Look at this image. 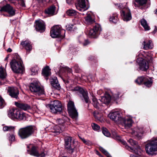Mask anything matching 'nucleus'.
Listing matches in <instances>:
<instances>
[{
	"label": "nucleus",
	"instance_id": "nucleus-60",
	"mask_svg": "<svg viewBox=\"0 0 157 157\" xmlns=\"http://www.w3.org/2000/svg\"><path fill=\"white\" fill-rule=\"evenodd\" d=\"M68 28H69L68 30H71V31L73 30L74 28H73V27H71L70 28H69V27H68Z\"/></svg>",
	"mask_w": 157,
	"mask_h": 157
},
{
	"label": "nucleus",
	"instance_id": "nucleus-12",
	"mask_svg": "<svg viewBox=\"0 0 157 157\" xmlns=\"http://www.w3.org/2000/svg\"><path fill=\"white\" fill-rule=\"evenodd\" d=\"M0 11L7 12L9 14L8 16L9 17L12 16L15 14V10L9 4H7L2 7Z\"/></svg>",
	"mask_w": 157,
	"mask_h": 157
},
{
	"label": "nucleus",
	"instance_id": "nucleus-36",
	"mask_svg": "<svg viewBox=\"0 0 157 157\" xmlns=\"http://www.w3.org/2000/svg\"><path fill=\"white\" fill-rule=\"evenodd\" d=\"M141 25L146 30H149L150 28L148 26L146 21L144 19H142L140 21Z\"/></svg>",
	"mask_w": 157,
	"mask_h": 157
},
{
	"label": "nucleus",
	"instance_id": "nucleus-50",
	"mask_svg": "<svg viewBox=\"0 0 157 157\" xmlns=\"http://www.w3.org/2000/svg\"><path fill=\"white\" fill-rule=\"evenodd\" d=\"M100 151L102 152L103 153H104L105 155L107 156H108L109 154L108 153V152L106 151L102 147H101L100 148Z\"/></svg>",
	"mask_w": 157,
	"mask_h": 157
},
{
	"label": "nucleus",
	"instance_id": "nucleus-41",
	"mask_svg": "<svg viewBox=\"0 0 157 157\" xmlns=\"http://www.w3.org/2000/svg\"><path fill=\"white\" fill-rule=\"evenodd\" d=\"M102 131L103 134L105 136L109 137L110 136V133L106 128H103Z\"/></svg>",
	"mask_w": 157,
	"mask_h": 157
},
{
	"label": "nucleus",
	"instance_id": "nucleus-54",
	"mask_svg": "<svg viewBox=\"0 0 157 157\" xmlns=\"http://www.w3.org/2000/svg\"><path fill=\"white\" fill-rule=\"evenodd\" d=\"M116 5H117V7L119 9H122V5L121 4H116Z\"/></svg>",
	"mask_w": 157,
	"mask_h": 157
},
{
	"label": "nucleus",
	"instance_id": "nucleus-17",
	"mask_svg": "<svg viewBox=\"0 0 157 157\" xmlns=\"http://www.w3.org/2000/svg\"><path fill=\"white\" fill-rule=\"evenodd\" d=\"M85 0H79L76 5L77 9L80 11L83 12L87 10L88 7L86 6Z\"/></svg>",
	"mask_w": 157,
	"mask_h": 157
},
{
	"label": "nucleus",
	"instance_id": "nucleus-51",
	"mask_svg": "<svg viewBox=\"0 0 157 157\" xmlns=\"http://www.w3.org/2000/svg\"><path fill=\"white\" fill-rule=\"evenodd\" d=\"M74 68L75 70V71L77 73L80 70V69L79 67L78 66L77 64L75 65L74 66Z\"/></svg>",
	"mask_w": 157,
	"mask_h": 157
},
{
	"label": "nucleus",
	"instance_id": "nucleus-46",
	"mask_svg": "<svg viewBox=\"0 0 157 157\" xmlns=\"http://www.w3.org/2000/svg\"><path fill=\"white\" fill-rule=\"evenodd\" d=\"M57 122L59 123L58 125H59L60 126H64V123H65V121L62 119H59L57 120Z\"/></svg>",
	"mask_w": 157,
	"mask_h": 157
},
{
	"label": "nucleus",
	"instance_id": "nucleus-28",
	"mask_svg": "<svg viewBox=\"0 0 157 157\" xmlns=\"http://www.w3.org/2000/svg\"><path fill=\"white\" fill-rule=\"evenodd\" d=\"M56 7L54 6H50L45 10V13L50 16H52L55 14Z\"/></svg>",
	"mask_w": 157,
	"mask_h": 157
},
{
	"label": "nucleus",
	"instance_id": "nucleus-18",
	"mask_svg": "<svg viewBox=\"0 0 157 157\" xmlns=\"http://www.w3.org/2000/svg\"><path fill=\"white\" fill-rule=\"evenodd\" d=\"M35 28L37 31H40V33L44 32L45 28V23L42 21H36Z\"/></svg>",
	"mask_w": 157,
	"mask_h": 157
},
{
	"label": "nucleus",
	"instance_id": "nucleus-3",
	"mask_svg": "<svg viewBox=\"0 0 157 157\" xmlns=\"http://www.w3.org/2000/svg\"><path fill=\"white\" fill-rule=\"evenodd\" d=\"M13 71L15 73H22L23 71L22 61L21 59L13 60L10 63Z\"/></svg>",
	"mask_w": 157,
	"mask_h": 157
},
{
	"label": "nucleus",
	"instance_id": "nucleus-61",
	"mask_svg": "<svg viewBox=\"0 0 157 157\" xmlns=\"http://www.w3.org/2000/svg\"><path fill=\"white\" fill-rule=\"evenodd\" d=\"M82 79L84 80H86L85 78H86V77H85V76H83L82 77Z\"/></svg>",
	"mask_w": 157,
	"mask_h": 157
},
{
	"label": "nucleus",
	"instance_id": "nucleus-21",
	"mask_svg": "<svg viewBox=\"0 0 157 157\" xmlns=\"http://www.w3.org/2000/svg\"><path fill=\"white\" fill-rule=\"evenodd\" d=\"M15 104L18 108L25 110L30 109H31V106L26 103L16 102H15Z\"/></svg>",
	"mask_w": 157,
	"mask_h": 157
},
{
	"label": "nucleus",
	"instance_id": "nucleus-11",
	"mask_svg": "<svg viewBox=\"0 0 157 157\" xmlns=\"http://www.w3.org/2000/svg\"><path fill=\"white\" fill-rule=\"evenodd\" d=\"M109 116L111 119L118 124L123 117L121 116L120 112L118 111L110 113L109 114Z\"/></svg>",
	"mask_w": 157,
	"mask_h": 157
},
{
	"label": "nucleus",
	"instance_id": "nucleus-24",
	"mask_svg": "<svg viewBox=\"0 0 157 157\" xmlns=\"http://www.w3.org/2000/svg\"><path fill=\"white\" fill-rule=\"evenodd\" d=\"M84 18L86 22L88 24H91L95 22L94 16L91 13H87L86 16Z\"/></svg>",
	"mask_w": 157,
	"mask_h": 157
},
{
	"label": "nucleus",
	"instance_id": "nucleus-32",
	"mask_svg": "<svg viewBox=\"0 0 157 157\" xmlns=\"http://www.w3.org/2000/svg\"><path fill=\"white\" fill-rule=\"evenodd\" d=\"M51 82V84L54 87L57 89H60V85L57 79H53Z\"/></svg>",
	"mask_w": 157,
	"mask_h": 157
},
{
	"label": "nucleus",
	"instance_id": "nucleus-23",
	"mask_svg": "<svg viewBox=\"0 0 157 157\" xmlns=\"http://www.w3.org/2000/svg\"><path fill=\"white\" fill-rule=\"evenodd\" d=\"M21 44L25 48L27 52H29L32 49L30 42L28 40H26L25 41H22Z\"/></svg>",
	"mask_w": 157,
	"mask_h": 157
},
{
	"label": "nucleus",
	"instance_id": "nucleus-10",
	"mask_svg": "<svg viewBox=\"0 0 157 157\" xmlns=\"http://www.w3.org/2000/svg\"><path fill=\"white\" fill-rule=\"evenodd\" d=\"M101 30L100 25L98 24H96L93 29L90 30L89 35L92 37L96 38L99 34V32Z\"/></svg>",
	"mask_w": 157,
	"mask_h": 157
},
{
	"label": "nucleus",
	"instance_id": "nucleus-42",
	"mask_svg": "<svg viewBox=\"0 0 157 157\" xmlns=\"http://www.w3.org/2000/svg\"><path fill=\"white\" fill-rule=\"evenodd\" d=\"M79 138L83 142L86 144L88 145H91L92 144V143L89 140H86L84 138H82L80 137Z\"/></svg>",
	"mask_w": 157,
	"mask_h": 157
},
{
	"label": "nucleus",
	"instance_id": "nucleus-14",
	"mask_svg": "<svg viewBox=\"0 0 157 157\" xmlns=\"http://www.w3.org/2000/svg\"><path fill=\"white\" fill-rule=\"evenodd\" d=\"M120 13L124 21H127L131 19V14L128 9H123L121 11Z\"/></svg>",
	"mask_w": 157,
	"mask_h": 157
},
{
	"label": "nucleus",
	"instance_id": "nucleus-45",
	"mask_svg": "<svg viewBox=\"0 0 157 157\" xmlns=\"http://www.w3.org/2000/svg\"><path fill=\"white\" fill-rule=\"evenodd\" d=\"M5 104L4 100L0 95V108H2L4 107Z\"/></svg>",
	"mask_w": 157,
	"mask_h": 157
},
{
	"label": "nucleus",
	"instance_id": "nucleus-22",
	"mask_svg": "<svg viewBox=\"0 0 157 157\" xmlns=\"http://www.w3.org/2000/svg\"><path fill=\"white\" fill-rule=\"evenodd\" d=\"M64 129V126H60L59 125H57L53 127L52 132L56 133V134H58L63 131Z\"/></svg>",
	"mask_w": 157,
	"mask_h": 157
},
{
	"label": "nucleus",
	"instance_id": "nucleus-5",
	"mask_svg": "<svg viewBox=\"0 0 157 157\" xmlns=\"http://www.w3.org/2000/svg\"><path fill=\"white\" fill-rule=\"evenodd\" d=\"M30 89L31 91L34 93L36 95L38 96L44 94V90L40 87L37 82H33L30 84Z\"/></svg>",
	"mask_w": 157,
	"mask_h": 157
},
{
	"label": "nucleus",
	"instance_id": "nucleus-15",
	"mask_svg": "<svg viewBox=\"0 0 157 157\" xmlns=\"http://www.w3.org/2000/svg\"><path fill=\"white\" fill-rule=\"evenodd\" d=\"M27 151L29 154L34 156L36 157L41 156V157H44L45 156L44 152H40L38 151V148L35 146H33L30 151L28 150Z\"/></svg>",
	"mask_w": 157,
	"mask_h": 157
},
{
	"label": "nucleus",
	"instance_id": "nucleus-47",
	"mask_svg": "<svg viewBox=\"0 0 157 157\" xmlns=\"http://www.w3.org/2000/svg\"><path fill=\"white\" fill-rule=\"evenodd\" d=\"M92 127L93 129L95 131H97L100 128L99 126L95 123L92 124Z\"/></svg>",
	"mask_w": 157,
	"mask_h": 157
},
{
	"label": "nucleus",
	"instance_id": "nucleus-37",
	"mask_svg": "<svg viewBox=\"0 0 157 157\" xmlns=\"http://www.w3.org/2000/svg\"><path fill=\"white\" fill-rule=\"evenodd\" d=\"M6 70L1 66H0V78H3L6 77Z\"/></svg>",
	"mask_w": 157,
	"mask_h": 157
},
{
	"label": "nucleus",
	"instance_id": "nucleus-29",
	"mask_svg": "<svg viewBox=\"0 0 157 157\" xmlns=\"http://www.w3.org/2000/svg\"><path fill=\"white\" fill-rule=\"evenodd\" d=\"M94 116L97 120L101 122L103 121L102 114L101 113L95 111L94 113Z\"/></svg>",
	"mask_w": 157,
	"mask_h": 157
},
{
	"label": "nucleus",
	"instance_id": "nucleus-6",
	"mask_svg": "<svg viewBox=\"0 0 157 157\" xmlns=\"http://www.w3.org/2000/svg\"><path fill=\"white\" fill-rule=\"evenodd\" d=\"M71 138L70 137H66L65 139V146L67 151L70 153H72L76 150L74 142H71Z\"/></svg>",
	"mask_w": 157,
	"mask_h": 157
},
{
	"label": "nucleus",
	"instance_id": "nucleus-31",
	"mask_svg": "<svg viewBox=\"0 0 157 157\" xmlns=\"http://www.w3.org/2000/svg\"><path fill=\"white\" fill-rule=\"evenodd\" d=\"M153 81L151 78H146L144 84L147 87H149L151 86Z\"/></svg>",
	"mask_w": 157,
	"mask_h": 157
},
{
	"label": "nucleus",
	"instance_id": "nucleus-48",
	"mask_svg": "<svg viewBox=\"0 0 157 157\" xmlns=\"http://www.w3.org/2000/svg\"><path fill=\"white\" fill-rule=\"evenodd\" d=\"M136 2L140 5H143L146 3L147 0H135Z\"/></svg>",
	"mask_w": 157,
	"mask_h": 157
},
{
	"label": "nucleus",
	"instance_id": "nucleus-8",
	"mask_svg": "<svg viewBox=\"0 0 157 157\" xmlns=\"http://www.w3.org/2000/svg\"><path fill=\"white\" fill-rule=\"evenodd\" d=\"M67 110L70 116L72 118L77 117L78 113L76 109L73 102L70 101L67 104Z\"/></svg>",
	"mask_w": 157,
	"mask_h": 157
},
{
	"label": "nucleus",
	"instance_id": "nucleus-58",
	"mask_svg": "<svg viewBox=\"0 0 157 157\" xmlns=\"http://www.w3.org/2000/svg\"><path fill=\"white\" fill-rule=\"evenodd\" d=\"M66 1L68 4H70L71 3V0H66Z\"/></svg>",
	"mask_w": 157,
	"mask_h": 157
},
{
	"label": "nucleus",
	"instance_id": "nucleus-43",
	"mask_svg": "<svg viewBox=\"0 0 157 157\" xmlns=\"http://www.w3.org/2000/svg\"><path fill=\"white\" fill-rule=\"evenodd\" d=\"M38 67L37 66H35L31 69V71L33 73L32 75H36L38 73Z\"/></svg>",
	"mask_w": 157,
	"mask_h": 157
},
{
	"label": "nucleus",
	"instance_id": "nucleus-26",
	"mask_svg": "<svg viewBox=\"0 0 157 157\" xmlns=\"http://www.w3.org/2000/svg\"><path fill=\"white\" fill-rule=\"evenodd\" d=\"M139 66L140 69L143 71H146L149 68L148 62L145 60H143Z\"/></svg>",
	"mask_w": 157,
	"mask_h": 157
},
{
	"label": "nucleus",
	"instance_id": "nucleus-34",
	"mask_svg": "<svg viewBox=\"0 0 157 157\" xmlns=\"http://www.w3.org/2000/svg\"><path fill=\"white\" fill-rule=\"evenodd\" d=\"M42 73L43 75L44 76H48L50 74V69L49 67L47 66L45 67L43 70Z\"/></svg>",
	"mask_w": 157,
	"mask_h": 157
},
{
	"label": "nucleus",
	"instance_id": "nucleus-7",
	"mask_svg": "<svg viewBox=\"0 0 157 157\" xmlns=\"http://www.w3.org/2000/svg\"><path fill=\"white\" fill-rule=\"evenodd\" d=\"M51 112L53 113H60L62 110L61 102L58 100H55L49 105Z\"/></svg>",
	"mask_w": 157,
	"mask_h": 157
},
{
	"label": "nucleus",
	"instance_id": "nucleus-20",
	"mask_svg": "<svg viewBox=\"0 0 157 157\" xmlns=\"http://www.w3.org/2000/svg\"><path fill=\"white\" fill-rule=\"evenodd\" d=\"M111 101V97L110 95L108 94H106L104 96L101 97L100 99L101 102L106 105H109Z\"/></svg>",
	"mask_w": 157,
	"mask_h": 157
},
{
	"label": "nucleus",
	"instance_id": "nucleus-53",
	"mask_svg": "<svg viewBox=\"0 0 157 157\" xmlns=\"http://www.w3.org/2000/svg\"><path fill=\"white\" fill-rule=\"evenodd\" d=\"M89 43L88 40H85L84 42L83 43V45L84 46L87 45Z\"/></svg>",
	"mask_w": 157,
	"mask_h": 157
},
{
	"label": "nucleus",
	"instance_id": "nucleus-25",
	"mask_svg": "<svg viewBox=\"0 0 157 157\" xmlns=\"http://www.w3.org/2000/svg\"><path fill=\"white\" fill-rule=\"evenodd\" d=\"M144 132L143 127L135 128L132 130V134L136 136H141L142 135Z\"/></svg>",
	"mask_w": 157,
	"mask_h": 157
},
{
	"label": "nucleus",
	"instance_id": "nucleus-52",
	"mask_svg": "<svg viewBox=\"0 0 157 157\" xmlns=\"http://www.w3.org/2000/svg\"><path fill=\"white\" fill-rule=\"evenodd\" d=\"M15 136L13 135H11L9 137V140L10 141H13L15 140Z\"/></svg>",
	"mask_w": 157,
	"mask_h": 157
},
{
	"label": "nucleus",
	"instance_id": "nucleus-9",
	"mask_svg": "<svg viewBox=\"0 0 157 157\" xmlns=\"http://www.w3.org/2000/svg\"><path fill=\"white\" fill-rule=\"evenodd\" d=\"M71 90L73 91L76 92L77 93H79L82 94L86 103H88L90 101L87 92L84 91L82 88L79 86H76L72 89Z\"/></svg>",
	"mask_w": 157,
	"mask_h": 157
},
{
	"label": "nucleus",
	"instance_id": "nucleus-55",
	"mask_svg": "<svg viewBox=\"0 0 157 157\" xmlns=\"http://www.w3.org/2000/svg\"><path fill=\"white\" fill-rule=\"evenodd\" d=\"M113 137L114 138H116L117 137H118V136L116 133V132H113Z\"/></svg>",
	"mask_w": 157,
	"mask_h": 157
},
{
	"label": "nucleus",
	"instance_id": "nucleus-16",
	"mask_svg": "<svg viewBox=\"0 0 157 157\" xmlns=\"http://www.w3.org/2000/svg\"><path fill=\"white\" fill-rule=\"evenodd\" d=\"M121 119L119 124L124 126L125 128H128L132 126V119L131 118L122 117Z\"/></svg>",
	"mask_w": 157,
	"mask_h": 157
},
{
	"label": "nucleus",
	"instance_id": "nucleus-38",
	"mask_svg": "<svg viewBox=\"0 0 157 157\" xmlns=\"http://www.w3.org/2000/svg\"><path fill=\"white\" fill-rule=\"evenodd\" d=\"M145 78L146 77L144 76L139 77L136 80L135 82L139 85L144 84Z\"/></svg>",
	"mask_w": 157,
	"mask_h": 157
},
{
	"label": "nucleus",
	"instance_id": "nucleus-64",
	"mask_svg": "<svg viewBox=\"0 0 157 157\" xmlns=\"http://www.w3.org/2000/svg\"><path fill=\"white\" fill-rule=\"evenodd\" d=\"M81 13V14H82V15H84V14L82 13Z\"/></svg>",
	"mask_w": 157,
	"mask_h": 157
},
{
	"label": "nucleus",
	"instance_id": "nucleus-57",
	"mask_svg": "<svg viewBox=\"0 0 157 157\" xmlns=\"http://www.w3.org/2000/svg\"><path fill=\"white\" fill-rule=\"evenodd\" d=\"M130 157H140V155H130Z\"/></svg>",
	"mask_w": 157,
	"mask_h": 157
},
{
	"label": "nucleus",
	"instance_id": "nucleus-44",
	"mask_svg": "<svg viewBox=\"0 0 157 157\" xmlns=\"http://www.w3.org/2000/svg\"><path fill=\"white\" fill-rule=\"evenodd\" d=\"M67 14L69 16H73L76 14V12L73 10H69L67 11Z\"/></svg>",
	"mask_w": 157,
	"mask_h": 157
},
{
	"label": "nucleus",
	"instance_id": "nucleus-39",
	"mask_svg": "<svg viewBox=\"0 0 157 157\" xmlns=\"http://www.w3.org/2000/svg\"><path fill=\"white\" fill-rule=\"evenodd\" d=\"M64 71L67 72L68 73H71L72 72V70L71 69L67 67H62L59 70V73L62 74L63 73Z\"/></svg>",
	"mask_w": 157,
	"mask_h": 157
},
{
	"label": "nucleus",
	"instance_id": "nucleus-30",
	"mask_svg": "<svg viewBox=\"0 0 157 157\" xmlns=\"http://www.w3.org/2000/svg\"><path fill=\"white\" fill-rule=\"evenodd\" d=\"M128 142L132 146H134V148L135 150H138L140 152L141 150L140 147L138 145L137 142L132 139H129Z\"/></svg>",
	"mask_w": 157,
	"mask_h": 157
},
{
	"label": "nucleus",
	"instance_id": "nucleus-62",
	"mask_svg": "<svg viewBox=\"0 0 157 157\" xmlns=\"http://www.w3.org/2000/svg\"><path fill=\"white\" fill-rule=\"evenodd\" d=\"M155 13L157 14V9L155 11Z\"/></svg>",
	"mask_w": 157,
	"mask_h": 157
},
{
	"label": "nucleus",
	"instance_id": "nucleus-35",
	"mask_svg": "<svg viewBox=\"0 0 157 157\" xmlns=\"http://www.w3.org/2000/svg\"><path fill=\"white\" fill-rule=\"evenodd\" d=\"M15 127L12 126H6L3 127V129L4 132L9 131L14 132Z\"/></svg>",
	"mask_w": 157,
	"mask_h": 157
},
{
	"label": "nucleus",
	"instance_id": "nucleus-27",
	"mask_svg": "<svg viewBox=\"0 0 157 157\" xmlns=\"http://www.w3.org/2000/svg\"><path fill=\"white\" fill-rule=\"evenodd\" d=\"M144 46V49L145 50H147L148 49H152L153 46V44L151 40H150L148 42L146 43L145 40H144L143 43Z\"/></svg>",
	"mask_w": 157,
	"mask_h": 157
},
{
	"label": "nucleus",
	"instance_id": "nucleus-40",
	"mask_svg": "<svg viewBox=\"0 0 157 157\" xmlns=\"http://www.w3.org/2000/svg\"><path fill=\"white\" fill-rule=\"evenodd\" d=\"M122 143L125 146L126 148L128 149V150L131 151H133L136 154H139V153L138 152H136L135 150H134V148H132V147L129 146L127 145L126 144V143L124 141H123L122 142Z\"/></svg>",
	"mask_w": 157,
	"mask_h": 157
},
{
	"label": "nucleus",
	"instance_id": "nucleus-19",
	"mask_svg": "<svg viewBox=\"0 0 157 157\" xmlns=\"http://www.w3.org/2000/svg\"><path fill=\"white\" fill-rule=\"evenodd\" d=\"M8 92L9 94L12 98H17L19 94L18 90L16 87H9L8 88Z\"/></svg>",
	"mask_w": 157,
	"mask_h": 157
},
{
	"label": "nucleus",
	"instance_id": "nucleus-56",
	"mask_svg": "<svg viewBox=\"0 0 157 157\" xmlns=\"http://www.w3.org/2000/svg\"><path fill=\"white\" fill-rule=\"evenodd\" d=\"M157 32V28L156 26H155V29L153 31V33H155Z\"/></svg>",
	"mask_w": 157,
	"mask_h": 157
},
{
	"label": "nucleus",
	"instance_id": "nucleus-49",
	"mask_svg": "<svg viewBox=\"0 0 157 157\" xmlns=\"http://www.w3.org/2000/svg\"><path fill=\"white\" fill-rule=\"evenodd\" d=\"M117 17L113 16L109 18V20L110 21H112L113 23H116L117 21Z\"/></svg>",
	"mask_w": 157,
	"mask_h": 157
},
{
	"label": "nucleus",
	"instance_id": "nucleus-1",
	"mask_svg": "<svg viewBox=\"0 0 157 157\" xmlns=\"http://www.w3.org/2000/svg\"><path fill=\"white\" fill-rule=\"evenodd\" d=\"M34 132L33 127L30 125L20 128L18 131V135L21 139H26L30 136Z\"/></svg>",
	"mask_w": 157,
	"mask_h": 157
},
{
	"label": "nucleus",
	"instance_id": "nucleus-63",
	"mask_svg": "<svg viewBox=\"0 0 157 157\" xmlns=\"http://www.w3.org/2000/svg\"><path fill=\"white\" fill-rule=\"evenodd\" d=\"M67 117H65L64 120H65L66 121V120H67Z\"/></svg>",
	"mask_w": 157,
	"mask_h": 157
},
{
	"label": "nucleus",
	"instance_id": "nucleus-59",
	"mask_svg": "<svg viewBox=\"0 0 157 157\" xmlns=\"http://www.w3.org/2000/svg\"><path fill=\"white\" fill-rule=\"evenodd\" d=\"M7 51L8 52H10L12 51V50L10 48H9L8 49Z\"/></svg>",
	"mask_w": 157,
	"mask_h": 157
},
{
	"label": "nucleus",
	"instance_id": "nucleus-4",
	"mask_svg": "<svg viewBox=\"0 0 157 157\" xmlns=\"http://www.w3.org/2000/svg\"><path fill=\"white\" fill-rule=\"evenodd\" d=\"M145 149L148 154L153 155L157 151V138H153L149 141L146 145Z\"/></svg>",
	"mask_w": 157,
	"mask_h": 157
},
{
	"label": "nucleus",
	"instance_id": "nucleus-33",
	"mask_svg": "<svg viewBox=\"0 0 157 157\" xmlns=\"http://www.w3.org/2000/svg\"><path fill=\"white\" fill-rule=\"evenodd\" d=\"M92 104L97 109H98L100 105L97 99L95 97L92 96Z\"/></svg>",
	"mask_w": 157,
	"mask_h": 157
},
{
	"label": "nucleus",
	"instance_id": "nucleus-2",
	"mask_svg": "<svg viewBox=\"0 0 157 157\" xmlns=\"http://www.w3.org/2000/svg\"><path fill=\"white\" fill-rule=\"evenodd\" d=\"M8 116L12 119H17L21 121L25 119V114L19 111L17 109L12 108L8 111Z\"/></svg>",
	"mask_w": 157,
	"mask_h": 157
},
{
	"label": "nucleus",
	"instance_id": "nucleus-13",
	"mask_svg": "<svg viewBox=\"0 0 157 157\" xmlns=\"http://www.w3.org/2000/svg\"><path fill=\"white\" fill-rule=\"evenodd\" d=\"M61 29L58 25L53 26L50 31V35L52 37L55 38L61 36Z\"/></svg>",
	"mask_w": 157,
	"mask_h": 157
}]
</instances>
